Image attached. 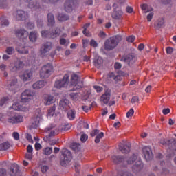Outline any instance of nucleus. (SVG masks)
Listing matches in <instances>:
<instances>
[{
    "label": "nucleus",
    "mask_w": 176,
    "mask_h": 176,
    "mask_svg": "<svg viewBox=\"0 0 176 176\" xmlns=\"http://www.w3.org/2000/svg\"><path fill=\"white\" fill-rule=\"evenodd\" d=\"M139 100L140 99L138 98V96H133L131 99V102L132 104H135V102H138Z\"/></svg>",
    "instance_id": "nucleus-60"
},
{
    "label": "nucleus",
    "mask_w": 176,
    "mask_h": 176,
    "mask_svg": "<svg viewBox=\"0 0 176 176\" xmlns=\"http://www.w3.org/2000/svg\"><path fill=\"white\" fill-rule=\"evenodd\" d=\"M26 27L29 30H34V28H35V24H34V23H32V22H29L27 23Z\"/></svg>",
    "instance_id": "nucleus-50"
},
{
    "label": "nucleus",
    "mask_w": 176,
    "mask_h": 176,
    "mask_svg": "<svg viewBox=\"0 0 176 176\" xmlns=\"http://www.w3.org/2000/svg\"><path fill=\"white\" fill-rule=\"evenodd\" d=\"M100 134V130L95 129L91 131V137H96V135H98Z\"/></svg>",
    "instance_id": "nucleus-53"
},
{
    "label": "nucleus",
    "mask_w": 176,
    "mask_h": 176,
    "mask_svg": "<svg viewBox=\"0 0 176 176\" xmlns=\"http://www.w3.org/2000/svg\"><path fill=\"white\" fill-rule=\"evenodd\" d=\"M126 41L127 42L133 43V42H134V41H135V36L133 35L129 36L126 37Z\"/></svg>",
    "instance_id": "nucleus-48"
},
{
    "label": "nucleus",
    "mask_w": 176,
    "mask_h": 176,
    "mask_svg": "<svg viewBox=\"0 0 176 176\" xmlns=\"http://www.w3.org/2000/svg\"><path fill=\"white\" fill-rule=\"evenodd\" d=\"M122 60L131 65V64H134L135 63V55L134 54H129L128 55L123 56Z\"/></svg>",
    "instance_id": "nucleus-20"
},
{
    "label": "nucleus",
    "mask_w": 176,
    "mask_h": 176,
    "mask_svg": "<svg viewBox=\"0 0 176 176\" xmlns=\"http://www.w3.org/2000/svg\"><path fill=\"white\" fill-rule=\"evenodd\" d=\"M37 26L38 28H41V27H43V21L41 19L37 20Z\"/></svg>",
    "instance_id": "nucleus-61"
},
{
    "label": "nucleus",
    "mask_w": 176,
    "mask_h": 176,
    "mask_svg": "<svg viewBox=\"0 0 176 176\" xmlns=\"http://www.w3.org/2000/svg\"><path fill=\"white\" fill-rule=\"evenodd\" d=\"M69 83V75L66 74L64 75L62 80H58L55 82L54 87L56 89H62V87H67Z\"/></svg>",
    "instance_id": "nucleus-9"
},
{
    "label": "nucleus",
    "mask_w": 176,
    "mask_h": 176,
    "mask_svg": "<svg viewBox=\"0 0 176 176\" xmlns=\"http://www.w3.org/2000/svg\"><path fill=\"white\" fill-rule=\"evenodd\" d=\"M70 87L73 91H75V90H79L83 87V82L79 80V76L76 74L72 75Z\"/></svg>",
    "instance_id": "nucleus-5"
},
{
    "label": "nucleus",
    "mask_w": 176,
    "mask_h": 176,
    "mask_svg": "<svg viewBox=\"0 0 176 176\" xmlns=\"http://www.w3.org/2000/svg\"><path fill=\"white\" fill-rule=\"evenodd\" d=\"M12 137L16 141H19L20 140V135L17 132H14L12 133Z\"/></svg>",
    "instance_id": "nucleus-49"
},
{
    "label": "nucleus",
    "mask_w": 176,
    "mask_h": 176,
    "mask_svg": "<svg viewBox=\"0 0 176 176\" xmlns=\"http://www.w3.org/2000/svg\"><path fill=\"white\" fill-rule=\"evenodd\" d=\"M115 69H120L122 68V65L119 62H116L114 64Z\"/></svg>",
    "instance_id": "nucleus-57"
},
{
    "label": "nucleus",
    "mask_w": 176,
    "mask_h": 176,
    "mask_svg": "<svg viewBox=\"0 0 176 176\" xmlns=\"http://www.w3.org/2000/svg\"><path fill=\"white\" fill-rule=\"evenodd\" d=\"M58 20L59 21H67V20H69V16L65 14H59Z\"/></svg>",
    "instance_id": "nucleus-37"
},
{
    "label": "nucleus",
    "mask_w": 176,
    "mask_h": 176,
    "mask_svg": "<svg viewBox=\"0 0 176 176\" xmlns=\"http://www.w3.org/2000/svg\"><path fill=\"white\" fill-rule=\"evenodd\" d=\"M47 20L49 27H53V25H54L56 23V21H54V15H53L52 13H49L47 14Z\"/></svg>",
    "instance_id": "nucleus-32"
},
{
    "label": "nucleus",
    "mask_w": 176,
    "mask_h": 176,
    "mask_svg": "<svg viewBox=\"0 0 176 176\" xmlns=\"http://www.w3.org/2000/svg\"><path fill=\"white\" fill-rule=\"evenodd\" d=\"M109 100H111V91H106L100 97V101L103 104H109Z\"/></svg>",
    "instance_id": "nucleus-22"
},
{
    "label": "nucleus",
    "mask_w": 176,
    "mask_h": 176,
    "mask_svg": "<svg viewBox=\"0 0 176 176\" xmlns=\"http://www.w3.org/2000/svg\"><path fill=\"white\" fill-rule=\"evenodd\" d=\"M153 12H151L148 15H147V21H152V19H153Z\"/></svg>",
    "instance_id": "nucleus-56"
},
{
    "label": "nucleus",
    "mask_w": 176,
    "mask_h": 176,
    "mask_svg": "<svg viewBox=\"0 0 176 176\" xmlns=\"http://www.w3.org/2000/svg\"><path fill=\"white\" fill-rule=\"evenodd\" d=\"M78 3L76 0H66L65 3V10L69 13L72 12V6H75V4Z\"/></svg>",
    "instance_id": "nucleus-19"
},
{
    "label": "nucleus",
    "mask_w": 176,
    "mask_h": 176,
    "mask_svg": "<svg viewBox=\"0 0 176 176\" xmlns=\"http://www.w3.org/2000/svg\"><path fill=\"white\" fill-rule=\"evenodd\" d=\"M33 121L34 122L30 125L31 129H38V127H39V124L42 121V111L41 109H36Z\"/></svg>",
    "instance_id": "nucleus-7"
},
{
    "label": "nucleus",
    "mask_w": 176,
    "mask_h": 176,
    "mask_svg": "<svg viewBox=\"0 0 176 176\" xmlns=\"http://www.w3.org/2000/svg\"><path fill=\"white\" fill-rule=\"evenodd\" d=\"M143 155L144 156L145 160L147 162H151L153 159V153L150 146H144L142 148Z\"/></svg>",
    "instance_id": "nucleus-14"
},
{
    "label": "nucleus",
    "mask_w": 176,
    "mask_h": 176,
    "mask_svg": "<svg viewBox=\"0 0 176 176\" xmlns=\"http://www.w3.org/2000/svg\"><path fill=\"white\" fill-rule=\"evenodd\" d=\"M10 148V144L9 142H6L2 144H0V151H8Z\"/></svg>",
    "instance_id": "nucleus-36"
},
{
    "label": "nucleus",
    "mask_w": 176,
    "mask_h": 176,
    "mask_svg": "<svg viewBox=\"0 0 176 176\" xmlns=\"http://www.w3.org/2000/svg\"><path fill=\"white\" fill-rule=\"evenodd\" d=\"M25 158L28 159V160H32V153H28L25 155Z\"/></svg>",
    "instance_id": "nucleus-62"
},
{
    "label": "nucleus",
    "mask_w": 176,
    "mask_h": 176,
    "mask_svg": "<svg viewBox=\"0 0 176 176\" xmlns=\"http://www.w3.org/2000/svg\"><path fill=\"white\" fill-rule=\"evenodd\" d=\"M90 45L92 46V47H97V46H98V43H97L96 40L91 39L90 41Z\"/></svg>",
    "instance_id": "nucleus-51"
},
{
    "label": "nucleus",
    "mask_w": 176,
    "mask_h": 176,
    "mask_svg": "<svg viewBox=\"0 0 176 176\" xmlns=\"http://www.w3.org/2000/svg\"><path fill=\"white\" fill-rule=\"evenodd\" d=\"M135 164L133 166V171L138 173V171H141L142 170V167H144V164H142V161H141V158H138V155L133 154L131 157H130L127 160L128 164H133L134 162H135Z\"/></svg>",
    "instance_id": "nucleus-3"
},
{
    "label": "nucleus",
    "mask_w": 176,
    "mask_h": 176,
    "mask_svg": "<svg viewBox=\"0 0 176 176\" xmlns=\"http://www.w3.org/2000/svg\"><path fill=\"white\" fill-rule=\"evenodd\" d=\"M61 34V29L58 28H56L54 30H52V32L49 30L45 31H41V36L43 38H57V36H60V34Z\"/></svg>",
    "instance_id": "nucleus-6"
},
{
    "label": "nucleus",
    "mask_w": 176,
    "mask_h": 176,
    "mask_svg": "<svg viewBox=\"0 0 176 176\" xmlns=\"http://www.w3.org/2000/svg\"><path fill=\"white\" fill-rule=\"evenodd\" d=\"M155 28L157 30H160V28H162L163 25H164V19L160 18L155 23Z\"/></svg>",
    "instance_id": "nucleus-33"
},
{
    "label": "nucleus",
    "mask_w": 176,
    "mask_h": 176,
    "mask_svg": "<svg viewBox=\"0 0 176 176\" xmlns=\"http://www.w3.org/2000/svg\"><path fill=\"white\" fill-rule=\"evenodd\" d=\"M27 152L28 153H32V152H34V148H32V145H28L27 146Z\"/></svg>",
    "instance_id": "nucleus-59"
},
{
    "label": "nucleus",
    "mask_w": 176,
    "mask_h": 176,
    "mask_svg": "<svg viewBox=\"0 0 176 176\" xmlns=\"http://www.w3.org/2000/svg\"><path fill=\"white\" fill-rule=\"evenodd\" d=\"M87 45H89V40H87V39H82L83 47H87Z\"/></svg>",
    "instance_id": "nucleus-64"
},
{
    "label": "nucleus",
    "mask_w": 176,
    "mask_h": 176,
    "mask_svg": "<svg viewBox=\"0 0 176 176\" xmlns=\"http://www.w3.org/2000/svg\"><path fill=\"white\" fill-rule=\"evenodd\" d=\"M140 8L144 13H148V12H152V10H153V8H152V7H149L146 3L142 4Z\"/></svg>",
    "instance_id": "nucleus-34"
},
{
    "label": "nucleus",
    "mask_w": 176,
    "mask_h": 176,
    "mask_svg": "<svg viewBox=\"0 0 176 176\" xmlns=\"http://www.w3.org/2000/svg\"><path fill=\"white\" fill-rule=\"evenodd\" d=\"M123 39L121 35H116L107 38L104 43V49L107 52L113 50L119 45V43Z\"/></svg>",
    "instance_id": "nucleus-2"
},
{
    "label": "nucleus",
    "mask_w": 176,
    "mask_h": 176,
    "mask_svg": "<svg viewBox=\"0 0 176 176\" xmlns=\"http://www.w3.org/2000/svg\"><path fill=\"white\" fill-rule=\"evenodd\" d=\"M118 176H133V175L127 171L120 170L118 172Z\"/></svg>",
    "instance_id": "nucleus-41"
},
{
    "label": "nucleus",
    "mask_w": 176,
    "mask_h": 176,
    "mask_svg": "<svg viewBox=\"0 0 176 176\" xmlns=\"http://www.w3.org/2000/svg\"><path fill=\"white\" fill-rule=\"evenodd\" d=\"M9 101V98L8 97H4L0 100V107H3L6 102Z\"/></svg>",
    "instance_id": "nucleus-46"
},
{
    "label": "nucleus",
    "mask_w": 176,
    "mask_h": 176,
    "mask_svg": "<svg viewBox=\"0 0 176 176\" xmlns=\"http://www.w3.org/2000/svg\"><path fill=\"white\" fill-rule=\"evenodd\" d=\"M53 44L52 42H45L44 43L41 49H40V56L41 57H45V56L47 55V53L52 50V47Z\"/></svg>",
    "instance_id": "nucleus-13"
},
{
    "label": "nucleus",
    "mask_w": 176,
    "mask_h": 176,
    "mask_svg": "<svg viewBox=\"0 0 176 176\" xmlns=\"http://www.w3.org/2000/svg\"><path fill=\"white\" fill-rule=\"evenodd\" d=\"M54 68L51 63H47L44 65L40 70V76L42 79H46L50 78L52 74H53Z\"/></svg>",
    "instance_id": "nucleus-4"
},
{
    "label": "nucleus",
    "mask_w": 176,
    "mask_h": 176,
    "mask_svg": "<svg viewBox=\"0 0 176 176\" xmlns=\"http://www.w3.org/2000/svg\"><path fill=\"white\" fill-rule=\"evenodd\" d=\"M1 27H8L9 25V21L5 19V16L1 17Z\"/></svg>",
    "instance_id": "nucleus-39"
},
{
    "label": "nucleus",
    "mask_w": 176,
    "mask_h": 176,
    "mask_svg": "<svg viewBox=\"0 0 176 176\" xmlns=\"http://www.w3.org/2000/svg\"><path fill=\"white\" fill-rule=\"evenodd\" d=\"M10 68L11 72H19L24 68V63L21 60L16 58L13 63H10Z\"/></svg>",
    "instance_id": "nucleus-11"
},
{
    "label": "nucleus",
    "mask_w": 176,
    "mask_h": 176,
    "mask_svg": "<svg viewBox=\"0 0 176 176\" xmlns=\"http://www.w3.org/2000/svg\"><path fill=\"white\" fill-rule=\"evenodd\" d=\"M103 62L104 60H102V58H101V56H99L98 55H95L94 63L96 68H101V65H102Z\"/></svg>",
    "instance_id": "nucleus-29"
},
{
    "label": "nucleus",
    "mask_w": 176,
    "mask_h": 176,
    "mask_svg": "<svg viewBox=\"0 0 176 176\" xmlns=\"http://www.w3.org/2000/svg\"><path fill=\"white\" fill-rule=\"evenodd\" d=\"M16 20L18 21H23L24 20H27L28 18V13L24 12L23 10H17L16 14H14Z\"/></svg>",
    "instance_id": "nucleus-17"
},
{
    "label": "nucleus",
    "mask_w": 176,
    "mask_h": 176,
    "mask_svg": "<svg viewBox=\"0 0 176 176\" xmlns=\"http://www.w3.org/2000/svg\"><path fill=\"white\" fill-rule=\"evenodd\" d=\"M16 50L13 47H8L6 50V53L8 54V56H12V54H14Z\"/></svg>",
    "instance_id": "nucleus-40"
},
{
    "label": "nucleus",
    "mask_w": 176,
    "mask_h": 176,
    "mask_svg": "<svg viewBox=\"0 0 176 176\" xmlns=\"http://www.w3.org/2000/svg\"><path fill=\"white\" fill-rule=\"evenodd\" d=\"M113 8L114 9V11L111 15L113 19H115L116 20L122 19V16H123V12H122V10L118 7V4L114 3L113 5Z\"/></svg>",
    "instance_id": "nucleus-16"
},
{
    "label": "nucleus",
    "mask_w": 176,
    "mask_h": 176,
    "mask_svg": "<svg viewBox=\"0 0 176 176\" xmlns=\"http://www.w3.org/2000/svg\"><path fill=\"white\" fill-rule=\"evenodd\" d=\"M111 160L115 163L116 164H119V163H122L124 162V157L123 156L120 155H113L111 157Z\"/></svg>",
    "instance_id": "nucleus-31"
},
{
    "label": "nucleus",
    "mask_w": 176,
    "mask_h": 176,
    "mask_svg": "<svg viewBox=\"0 0 176 176\" xmlns=\"http://www.w3.org/2000/svg\"><path fill=\"white\" fill-rule=\"evenodd\" d=\"M52 152H53V148L52 147H47L44 150V153L47 156H49V155H52Z\"/></svg>",
    "instance_id": "nucleus-44"
},
{
    "label": "nucleus",
    "mask_w": 176,
    "mask_h": 176,
    "mask_svg": "<svg viewBox=\"0 0 176 176\" xmlns=\"http://www.w3.org/2000/svg\"><path fill=\"white\" fill-rule=\"evenodd\" d=\"M75 115H76L75 110H69L67 112V118L69 120H74L75 119Z\"/></svg>",
    "instance_id": "nucleus-38"
},
{
    "label": "nucleus",
    "mask_w": 176,
    "mask_h": 176,
    "mask_svg": "<svg viewBox=\"0 0 176 176\" xmlns=\"http://www.w3.org/2000/svg\"><path fill=\"white\" fill-rule=\"evenodd\" d=\"M31 78H32V72H31V70L25 71L21 76V79H22L23 82L31 80Z\"/></svg>",
    "instance_id": "nucleus-23"
},
{
    "label": "nucleus",
    "mask_w": 176,
    "mask_h": 176,
    "mask_svg": "<svg viewBox=\"0 0 176 176\" xmlns=\"http://www.w3.org/2000/svg\"><path fill=\"white\" fill-rule=\"evenodd\" d=\"M130 148H131V145L129 142L120 143L119 144V151L122 153H130Z\"/></svg>",
    "instance_id": "nucleus-18"
},
{
    "label": "nucleus",
    "mask_w": 176,
    "mask_h": 176,
    "mask_svg": "<svg viewBox=\"0 0 176 176\" xmlns=\"http://www.w3.org/2000/svg\"><path fill=\"white\" fill-rule=\"evenodd\" d=\"M54 112H56V106L55 105H54L52 108H50L49 109L47 116H53V115H54Z\"/></svg>",
    "instance_id": "nucleus-45"
},
{
    "label": "nucleus",
    "mask_w": 176,
    "mask_h": 176,
    "mask_svg": "<svg viewBox=\"0 0 176 176\" xmlns=\"http://www.w3.org/2000/svg\"><path fill=\"white\" fill-rule=\"evenodd\" d=\"M94 89H95V90H96L97 93H101V91H102V90H103L102 87L98 86V85H94Z\"/></svg>",
    "instance_id": "nucleus-54"
},
{
    "label": "nucleus",
    "mask_w": 176,
    "mask_h": 176,
    "mask_svg": "<svg viewBox=\"0 0 176 176\" xmlns=\"http://www.w3.org/2000/svg\"><path fill=\"white\" fill-rule=\"evenodd\" d=\"M71 148L72 149H73V151H78L79 148V144L78 143H72L71 145Z\"/></svg>",
    "instance_id": "nucleus-52"
},
{
    "label": "nucleus",
    "mask_w": 176,
    "mask_h": 176,
    "mask_svg": "<svg viewBox=\"0 0 176 176\" xmlns=\"http://www.w3.org/2000/svg\"><path fill=\"white\" fill-rule=\"evenodd\" d=\"M62 156H63V160L60 161V164L64 167L67 163H69L72 160V153H71L69 150L64 148L62 151Z\"/></svg>",
    "instance_id": "nucleus-12"
},
{
    "label": "nucleus",
    "mask_w": 176,
    "mask_h": 176,
    "mask_svg": "<svg viewBox=\"0 0 176 176\" xmlns=\"http://www.w3.org/2000/svg\"><path fill=\"white\" fill-rule=\"evenodd\" d=\"M16 50L18 53H20V54H28V47L23 45H18L16 47Z\"/></svg>",
    "instance_id": "nucleus-27"
},
{
    "label": "nucleus",
    "mask_w": 176,
    "mask_h": 176,
    "mask_svg": "<svg viewBox=\"0 0 176 176\" xmlns=\"http://www.w3.org/2000/svg\"><path fill=\"white\" fill-rule=\"evenodd\" d=\"M108 77L110 78L111 79H113L116 82H118V80H120L121 77L120 75H115V73L113 72H110L108 74Z\"/></svg>",
    "instance_id": "nucleus-35"
},
{
    "label": "nucleus",
    "mask_w": 176,
    "mask_h": 176,
    "mask_svg": "<svg viewBox=\"0 0 176 176\" xmlns=\"http://www.w3.org/2000/svg\"><path fill=\"white\" fill-rule=\"evenodd\" d=\"M16 83H17V79L14 78L12 79L10 82L9 83V81H7V87L11 91H13L14 93H16V91H14L13 89L16 86Z\"/></svg>",
    "instance_id": "nucleus-30"
},
{
    "label": "nucleus",
    "mask_w": 176,
    "mask_h": 176,
    "mask_svg": "<svg viewBox=\"0 0 176 176\" xmlns=\"http://www.w3.org/2000/svg\"><path fill=\"white\" fill-rule=\"evenodd\" d=\"M25 2H28V8H30V9H32V11L34 10H39V8H41V6H39V4H38V3H35V1H32L34 0H24Z\"/></svg>",
    "instance_id": "nucleus-26"
},
{
    "label": "nucleus",
    "mask_w": 176,
    "mask_h": 176,
    "mask_svg": "<svg viewBox=\"0 0 176 176\" xmlns=\"http://www.w3.org/2000/svg\"><path fill=\"white\" fill-rule=\"evenodd\" d=\"M46 80H39L34 82L32 85L33 89L34 90H39V89H42L43 87H45L47 85Z\"/></svg>",
    "instance_id": "nucleus-25"
},
{
    "label": "nucleus",
    "mask_w": 176,
    "mask_h": 176,
    "mask_svg": "<svg viewBox=\"0 0 176 176\" xmlns=\"http://www.w3.org/2000/svg\"><path fill=\"white\" fill-rule=\"evenodd\" d=\"M32 97V92L30 89L25 90L21 95L22 102H30Z\"/></svg>",
    "instance_id": "nucleus-15"
},
{
    "label": "nucleus",
    "mask_w": 176,
    "mask_h": 176,
    "mask_svg": "<svg viewBox=\"0 0 176 176\" xmlns=\"http://www.w3.org/2000/svg\"><path fill=\"white\" fill-rule=\"evenodd\" d=\"M43 102L45 105H52L54 102V97L52 95L45 94L44 95Z\"/></svg>",
    "instance_id": "nucleus-24"
},
{
    "label": "nucleus",
    "mask_w": 176,
    "mask_h": 176,
    "mask_svg": "<svg viewBox=\"0 0 176 176\" xmlns=\"http://www.w3.org/2000/svg\"><path fill=\"white\" fill-rule=\"evenodd\" d=\"M87 138H89V136H87V135L86 134H82L81 137H80V141L81 142H86V141H87Z\"/></svg>",
    "instance_id": "nucleus-47"
},
{
    "label": "nucleus",
    "mask_w": 176,
    "mask_h": 176,
    "mask_svg": "<svg viewBox=\"0 0 176 176\" xmlns=\"http://www.w3.org/2000/svg\"><path fill=\"white\" fill-rule=\"evenodd\" d=\"M59 108L62 111H68L71 108L69 106V100L68 99H63L59 102Z\"/></svg>",
    "instance_id": "nucleus-21"
},
{
    "label": "nucleus",
    "mask_w": 176,
    "mask_h": 176,
    "mask_svg": "<svg viewBox=\"0 0 176 176\" xmlns=\"http://www.w3.org/2000/svg\"><path fill=\"white\" fill-rule=\"evenodd\" d=\"M26 139L29 142H34V140H32V136L30 133L26 134Z\"/></svg>",
    "instance_id": "nucleus-58"
},
{
    "label": "nucleus",
    "mask_w": 176,
    "mask_h": 176,
    "mask_svg": "<svg viewBox=\"0 0 176 176\" xmlns=\"http://www.w3.org/2000/svg\"><path fill=\"white\" fill-rule=\"evenodd\" d=\"M15 35L19 39H27L29 35V39L31 42H36V39H38V32L33 31L28 34V32L24 29L15 30Z\"/></svg>",
    "instance_id": "nucleus-1"
},
{
    "label": "nucleus",
    "mask_w": 176,
    "mask_h": 176,
    "mask_svg": "<svg viewBox=\"0 0 176 176\" xmlns=\"http://www.w3.org/2000/svg\"><path fill=\"white\" fill-rule=\"evenodd\" d=\"M134 115V109H131L127 113H126V118H131Z\"/></svg>",
    "instance_id": "nucleus-55"
},
{
    "label": "nucleus",
    "mask_w": 176,
    "mask_h": 176,
    "mask_svg": "<svg viewBox=\"0 0 176 176\" xmlns=\"http://www.w3.org/2000/svg\"><path fill=\"white\" fill-rule=\"evenodd\" d=\"M5 175H6V169L0 168V176H5Z\"/></svg>",
    "instance_id": "nucleus-63"
},
{
    "label": "nucleus",
    "mask_w": 176,
    "mask_h": 176,
    "mask_svg": "<svg viewBox=\"0 0 176 176\" xmlns=\"http://www.w3.org/2000/svg\"><path fill=\"white\" fill-rule=\"evenodd\" d=\"M104 138V133L100 132L98 135H96V137L95 138L96 144L100 143V140H101V138Z\"/></svg>",
    "instance_id": "nucleus-42"
},
{
    "label": "nucleus",
    "mask_w": 176,
    "mask_h": 176,
    "mask_svg": "<svg viewBox=\"0 0 176 176\" xmlns=\"http://www.w3.org/2000/svg\"><path fill=\"white\" fill-rule=\"evenodd\" d=\"M8 123H11V124L23 123V122H24V117L19 113H12L10 116H8Z\"/></svg>",
    "instance_id": "nucleus-8"
},
{
    "label": "nucleus",
    "mask_w": 176,
    "mask_h": 176,
    "mask_svg": "<svg viewBox=\"0 0 176 176\" xmlns=\"http://www.w3.org/2000/svg\"><path fill=\"white\" fill-rule=\"evenodd\" d=\"M24 104H26V102H23L21 100L20 102H17L12 104L11 107H10V109H14V111H19L21 112H27L30 110V107L25 105Z\"/></svg>",
    "instance_id": "nucleus-10"
},
{
    "label": "nucleus",
    "mask_w": 176,
    "mask_h": 176,
    "mask_svg": "<svg viewBox=\"0 0 176 176\" xmlns=\"http://www.w3.org/2000/svg\"><path fill=\"white\" fill-rule=\"evenodd\" d=\"M11 174L12 176H19L20 175V166L16 164H13L12 167L11 168Z\"/></svg>",
    "instance_id": "nucleus-28"
},
{
    "label": "nucleus",
    "mask_w": 176,
    "mask_h": 176,
    "mask_svg": "<svg viewBox=\"0 0 176 176\" xmlns=\"http://www.w3.org/2000/svg\"><path fill=\"white\" fill-rule=\"evenodd\" d=\"M70 98L74 101H78V100H79V98H80L79 94H78V93H71L70 94Z\"/></svg>",
    "instance_id": "nucleus-43"
}]
</instances>
